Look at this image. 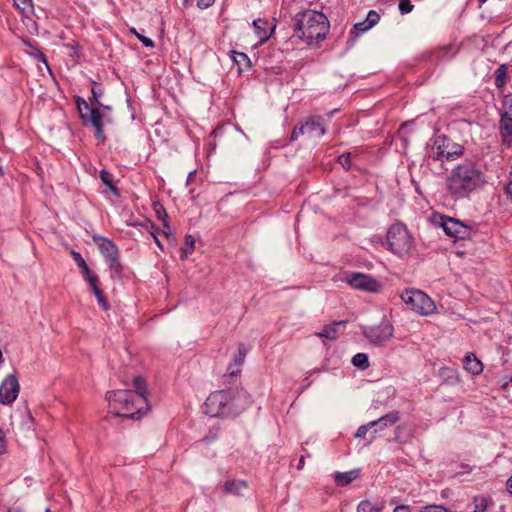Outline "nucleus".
<instances>
[{
    "label": "nucleus",
    "instance_id": "12",
    "mask_svg": "<svg viewBox=\"0 0 512 512\" xmlns=\"http://www.w3.org/2000/svg\"><path fill=\"white\" fill-rule=\"evenodd\" d=\"M20 385L15 374H9L0 384V403L10 405L19 394Z\"/></svg>",
    "mask_w": 512,
    "mask_h": 512
},
{
    "label": "nucleus",
    "instance_id": "28",
    "mask_svg": "<svg viewBox=\"0 0 512 512\" xmlns=\"http://www.w3.org/2000/svg\"><path fill=\"white\" fill-rule=\"evenodd\" d=\"M14 5L24 14L33 11L32 0H14Z\"/></svg>",
    "mask_w": 512,
    "mask_h": 512
},
{
    "label": "nucleus",
    "instance_id": "48",
    "mask_svg": "<svg viewBox=\"0 0 512 512\" xmlns=\"http://www.w3.org/2000/svg\"><path fill=\"white\" fill-rule=\"evenodd\" d=\"M506 486L509 493L512 494V475L508 478Z\"/></svg>",
    "mask_w": 512,
    "mask_h": 512
},
{
    "label": "nucleus",
    "instance_id": "21",
    "mask_svg": "<svg viewBox=\"0 0 512 512\" xmlns=\"http://www.w3.org/2000/svg\"><path fill=\"white\" fill-rule=\"evenodd\" d=\"M99 176L102 183L107 187L108 191H110L114 196L119 197L120 192L113 183V175L109 171L102 169Z\"/></svg>",
    "mask_w": 512,
    "mask_h": 512
},
{
    "label": "nucleus",
    "instance_id": "37",
    "mask_svg": "<svg viewBox=\"0 0 512 512\" xmlns=\"http://www.w3.org/2000/svg\"><path fill=\"white\" fill-rule=\"evenodd\" d=\"M351 153H343L338 157V163L346 170L350 169L351 167Z\"/></svg>",
    "mask_w": 512,
    "mask_h": 512
},
{
    "label": "nucleus",
    "instance_id": "17",
    "mask_svg": "<svg viewBox=\"0 0 512 512\" xmlns=\"http://www.w3.org/2000/svg\"><path fill=\"white\" fill-rule=\"evenodd\" d=\"M500 133H501L503 142L507 146H511V144H512V117L507 112H504L501 115Z\"/></svg>",
    "mask_w": 512,
    "mask_h": 512
},
{
    "label": "nucleus",
    "instance_id": "31",
    "mask_svg": "<svg viewBox=\"0 0 512 512\" xmlns=\"http://www.w3.org/2000/svg\"><path fill=\"white\" fill-rule=\"evenodd\" d=\"M231 53H232V58L237 65H239V66L242 64H246L247 66L250 65V59L245 53L237 52V51H231Z\"/></svg>",
    "mask_w": 512,
    "mask_h": 512
},
{
    "label": "nucleus",
    "instance_id": "54",
    "mask_svg": "<svg viewBox=\"0 0 512 512\" xmlns=\"http://www.w3.org/2000/svg\"><path fill=\"white\" fill-rule=\"evenodd\" d=\"M41 58H43V61L47 64V62H46V59H45L44 55H41Z\"/></svg>",
    "mask_w": 512,
    "mask_h": 512
},
{
    "label": "nucleus",
    "instance_id": "26",
    "mask_svg": "<svg viewBox=\"0 0 512 512\" xmlns=\"http://www.w3.org/2000/svg\"><path fill=\"white\" fill-rule=\"evenodd\" d=\"M195 240L193 236L186 235L185 236V243L184 247L181 250V258L185 259L188 257L189 254H191L194 250Z\"/></svg>",
    "mask_w": 512,
    "mask_h": 512
},
{
    "label": "nucleus",
    "instance_id": "24",
    "mask_svg": "<svg viewBox=\"0 0 512 512\" xmlns=\"http://www.w3.org/2000/svg\"><path fill=\"white\" fill-rule=\"evenodd\" d=\"M383 504H374L370 501H361L357 506V512H381Z\"/></svg>",
    "mask_w": 512,
    "mask_h": 512
},
{
    "label": "nucleus",
    "instance_id": "11",
    "mask_svg": "<svg viewBox=\"0 0 512 512\" xmlns=\"http://www.w3.org/2000/svg\"><path fill=\"white\" fill-rule=\"evenodd\" d=\"M346 282L357 290L376 293L379 292L381 284L372 276L362 273H351L346 277Z\"/></svg>",
    "mask_w": 512,
    "mask_h": 512
},
{
    "label": "nucleus",
    "instance_id": "38",
    "mask_svg": "<svg viewBox=\"0 0 512 512\" xmlns=\"http://www.w3.org/2000/svg\"><path fill=\"white\" fill-rule=\"evenodd\" d=\"M93 294L95 295L99 305L104 310H108L109 309V304H108V302H107L103 292L99 289V290L94 291Z\"/></svg>",
    "mask_w": 512,
    "mask_h": 512
},
{
    "label": "nucleus",
    "instance_id": "20",
    "mask_svg": "<svg viewBox=\"0 0 512 512\" xmlns=\"http://www.w3.org/2000/svg\"><path fill=\"white\" fill-rule=\"evenodd\" d=\"M345 321L333 322L323 327L320 332H316L315 335L320 338L328 340H335L337 338V329L340 325H344Z\"/></svg>",
    "mask_w": 512,
    "mask_h": 512
},
{
    "label": "nucleus",
    "instance_id": "42",
    "mask_svg": "<svg viewBox=\"0 0 512 512\" xmlns=\"http://www.w3.org/2000/svg\"><path fill=\"white\" fill-rule=\"evenodd\" d=\"M7 451L6 436L2 429H0V455L5 454Z\"/></svg>",
    "mask_w": 512,
    "mask_h": 512
},
{
    "label": "nucleus",
    "instance_id": "5",
    "mask_svg": "<svg viewBox=\"0 0 512 512\" xmlns=\"http://www.w3.org/2000/svg\"><path fill=\"white\" fill-rule=\"evenodd\" d=\"M388 249L399 257H404L410 253L413 247V239L402 223L392 224L387 231Z\"/></svg>",
    "mask_w": 512,
    "mask_h": 512
},
{
    "label": "nucleus",
    "instance_id": "29",
    "mask_svg": "<svg viewBox=\"0 0 512 512\" xmlns=\"http://www.w3.org/2000/svg\"><path fill=\"white\" fill-rule=\"evenodd\" d=\"M72 257L81 269V272L83 275H88V271H90L88 265L86 264L85 260L82 258L81 254L76 251H72Z\"/></svg>",
    "mask_w": 512,
    "mask_h": 512
},
{
    "label": "nucleus",
    "instance_id": "47",
    "mask_svg": "<svg viewBox=\"0 0 512 512\" xmlns=\"http://www.w3.org/2000/svg\"><path fill=\"white\" fill-rule=\"evenodd\" d=\"M393 512H410L409 507L405 505L397 506Z\"/></svg>",
    "mask_w": 512,
    "mask_h": 512
},
{
    "label": "nucleus",
    "instance_id": "2",
    "mask_svg": "<svg viewBox=\"0 0 512 512\" xmlns=\"http://www.w3.org/2000/svg\"><path fill=\"white\" fill-rule=\"evenodd\" d=\"M293 37L308 46L322 42L330 28L329 20L322 12L306 9L296 13L291 20Z\"/></svg>",
    "mask_w": 512,
    "mask_h": 512
},
{
    "label": "nucleus",
    "instance_id": "13",
    "mask_svg": "<svg viewBox=\"0 0 512 512\" xmlns=\"http://www.w3.org/2000/svg\"><path fill=\"white\" fill-rule=\"evenodd\" d=\"M441 226L446 235L458 239H466L471 235V228L463 222L444 216L441 218Z\"/></svg>",
    "mask_w": 512,
    "mask_h": 512
},
{
    "label": "nucleus",
    "instance_id": "53",
    "mask_svg": "<svg viewBox=\"0 0 512 512\" xmlns=\"http://www.w3.org/2000/svg\"><path fill=\"white\" fill-rule=\"evenodd\" d=\"M7 512H19L18 510H15V509H10L8 510Z\"/></svg>",
    "mask_w": 512,
    "mask_h": 512
},
{
    "label": "nucleus",
    "instance_id": "8",
    "mask_svg": "<svg viewBox=\"0 0 512 512\" xmlns=\"http://www.w3.org/2000/svg\"><path fill=\"white\" fill-rule=\"evenodd\" d=\"M362 334L370 344L383 347L393 338L394 327L388 320L383 319L377 325L362 327Z\"/></svg>",
    "mask_w": 512,
    "mask_h": 512
},
{
    "label": "nucleus",
    "instance_id": "16",
    "mask_svg": "<svg viewBox=\"0 0 512 512\" xmlns=\"http://www.w3.org/2000/svg\"><path fill=\"white\" fill-rule=\"evenodd\" d=\"M255 34L259 38L260 42L263 43L268 40L273 34L276 24H274L271 28H269V23L266 19H255L252 23Z\"/></svg>",
    "mask_w": 512,
    "mask_h": 512
},
{
    "label": "nucleus",
    "instance_id": "25",
    "mask_svg": "<svg viewBox=\"0 0 512 512\" xmlns=\"http://www.w3.org/2000/svg\"><path fill=\"white\" fill-rule=\"evenodd\" d=\"M352 364L360 368L362 370H365L369 367V358L368 355L365 353H357L352 358Z\"/></svg>",
    "mask_w": 512,
    "mask_h": 512
},
{
    "label": "nucleus",
    "instance_id": "1",
    "mask_svg": "<svg viewBox=\"0 0 512 512\" xmlns=\"http://www.w3.org/2000/svg\"><path fill=\"white\" fill-rule=\"evenodd\" d=\"M486 184L484 173L472 161L455 166L446 178V188L455 200L469 198Z\"/></svg>",
    "mask_w": 512,
    "mask_h": 512
},
{
    "label": "nucleus",
    "instance_id": "34",
    "mask_svg": "<svg viewBox=\"0 0 512 512\" xmlns=\"http://www.w3.org/2000/svg\"><path fill=\"white\" fill-rule=\"evenodd\" d=\"M84 277H85V280L89 283L92 292L100 289L98 287L99 279H98L97 275L91 274L90 271H88V275H84Z\"/></svg>",
    "mask_w": 512,
    "mask_h": 512
},
{
    "label": "nucleus",
    "instance_id": "36",
    "mask_svg": "<svg viewBox=\"0 0 512 512\" xmlns=\"http://www.w3.org/2000/svg\"><path fill=\"white\" fill-rule=\"evenodd\" d=\"M379 20H380V15L374 10H370L365 19L368 26H370L371 28L373 26H375L379 22Z\"/></svg>",
    "mask_w": 512,
    "mask_h": 512
},
{
    "label": "nucleus",
    "instance_id": "41",
    "mask_svg": "<svg viewBox=\"0 0 512 512\" xmlns=\"http://www.w3.org/2000/svg\"><path fill=\"white\" fill-rule=\"evenodd\" d=\"M91 92H92V95H93V98L94 100L96 101V103L98 104V106H102V104L100 103L99 99L102 97L103 95V90L101 87L99 86H93L92 89H91Z\"/></svg>",
    "mask_w": 512,
    "mask_h": 512
},
{
    "label": "nucleus",
    "instance_id": "27",
    "mask_svg": "<svg viewBox=\"0 0 512 512\" xmlns=\"http://www.w3.org/2000/svg\"><path fill=\"white\" fill-rule=\"evenodd\" d=\"M137 395H142L143 397H146V384L145 380L138 376L134 379V390H132Z\"/></svg>",
    "mask_w": 512,
    "mask_h": 512
},
{
    "label": "nucleus",
    "instance_id": "39",
    "mask_svg": "<svg viewBox=\"0 0 512 512\" xmlns=\"http://www.w3.org/2000/svg\"><path fill=\"white\" fill-rule=\"evenodd\" d=\"M372 428H374V427H373V426H370V422H369V423H367V424H365V425H361V426L357 429V431L355 432L354 437H355V438L362 439V438H364V437L367 435V433H368Z\"/></svg>",
    "mask_w": 512,
    "mask_h": 512
},
{
    "label": "nucleus",
    "instance_id": "35",
    "mask_svg": "<svg viewBox=\"0 0 512 512\" xmlns=\"http://www.w3.org/2000/svg\"><path fill=\"white\" fill-rule=\"evenodd\" d=\"M398 8L401 14H408L413 10L414 5L410 0H399Z\"/></svg>",
    "mask_w": 512,
    "mask_h": 512
},
{
    "label": "nucleus",
    "instance_id": "7",
    "mask_svg": "<svg viewBox=\"0 0 512 512\" xmlns=\"http://www.w3.org/2000/svg\"><path fill=\"white\" fill-rule=\"evenodd\" d=\"M403 302L421 315H431L436 310L434 301L424 292L417 289L405 290L401 294Z\"/></svg>",
    "mask_w": 512,
    "mask_h": 512
},
{
    "label": "nucleus",
    "instance_id": "55",
    "mask_svg": "<svg viewBox=\"0 0 512 512\" xmlns=\"http://www.w3.org/2000/svg\"><path fill=\"white\" fill-rule=\"evenodd\" d=\"M487 0H479L480 3H484L486 2Z\"/></svg>",
    "mask_w": 512,
    "mask_h": 512
},
{
    "label": "nucleus",
    "instance_id": "33",
    "mask_svg": "<svg viewBox=\"0 0 512 512\" xmlns=\"http://www.w3.org/2000/svg\"><path fill=\"white\" fill-rule=\"evenodd\" d=\"M75 101H76V106H77L78 112L80 114V118L82 119V115L89 113V111H91V109L89 108L88 103L81 97L78 96Z\"/></svg>",
    "mask_w": 512,
    "mask_h": 512
},
{
    "label": "nucleus",
    "instance_id": "18",
    "mask_svg": "<svg viewBox=\"0 0 512 512\" xmlns=\"http://www.w3.org/2000/svg\"><path fill=\"white\" fill-rule=\"evenodd\" d=\"M248 488V483L241 479L227 480L223 484V491L234 496H243V492Z\"/></svg>",
    "mask_w": 512,
    "mask_h": 512
},
{
    "label": "nucleus",
    "instance_id": "22",
    "mask_svg": "<svg viewBox=\"0 0 512 512\" xmlns=\"http://www.w3.org/2000/svg\"><path fill=\"white\" fill-rule=\"evenodd\" d=\"M357 477V472L355 470L347 471V472H338L335 475V482L338 486H346L350 484Z\"/></svg>",
    "mask_w": 512,
    "mask_h": 512
},
{
    "label": "nucleus",
    "instance_id": "3",
    "mask_svg": "<svg viewBox=\"0 0 512 512\" xmlns=\"http://www.w3.org/2000/svg\"><path fill=\"white\" fill-rule=\"evenodd\" d=\"M250 403V396L244 389L216 391L206 399L205 413L211 417L235 416L244 411Z\"/></svg>",
    "mask_w": 512,
    "mask_h": 512
},
{
    "label": "nucleus",
    "instance_id": "10",
    "mask_svg": "<svg viewBox=\"0 0 512 512\" xmlns=\"http://www.w3.org/2000/svg\"><path fill=\"white\" fill-rule=\"evenodd\" d=\"M326 133L324 120L320 116H312L295 126L291 134V141L298 139L300 135L319 138Z\"/></svg>",
    "mask_w": 512,
    "mask_h": 512
},
{
    "label": "nucleus",
    "instance_id": "23",
    "mask_svg": "<svg viewBox=\"0 0 512 512\" xmlns=\"http://www.w3.org/2000/svg\"><path fill=\"white\" fill-rule=\"evenodd\" d=\"M508 67L506 64H501L494 73L495 76V86L498 89H503L506 85V76H507Z\"/></svg>",
    "mask_w": 512,
    "mask_h": 512
},
{
    "label": "nucleus",
    "instance_id": "45",
    "mask_svg": "<svg viewBox=\"0 0 512 512\" xmlns=\"http://www.w3.org/2000/svg\"><path fill=\"white\" fill-rule=\"evenodd\" d=\"M156 212H157V216H158V218H159L160 220H162V221H163L164 226H165L166 228H169V225H168V223L166 222V218H167V213H166V211H164V210H162V211L157 210Z\"/></svg>",
    "mask_w": 512,
    "mask_h": 512
},
{
    "label": "nucleus",
    "instance_id": "44",
    "mask_svg": "<svg viewBox=\"0 0 512 512\" xmlns=\"http://www.w3.org/2000/svg\"><path fill=\"white\" fill-rule=\"evenodd\" d=\"M244 358H245V351L243 350V345H240V346H239V353H238V355L235 357V362H236L238 365H241V364L244 362Z\"/></svg>",
    "mask_w": 512,
    "mask_h": 512
},
{
    "label": "nucleus",
    "instance_id": "4",
    "mask_svg": "<svg viewBox=\"0 0 512 512\" xmlns=\"http://www.w3.org/2000/svg\"><path fill=\"white\" fill-rule=\"evenodd\" d=\"M109 412L119 417L140 418L148 410L147 398L132 390L110 391L106 394Z\"/></svg>",
    "mask_w": 512,
    "mask_h": 512
},
{
    "label": "nucleus",
    "instance_id": "15",
    "mask_svg": "<svg viewBox=\"0 0 512 512\" xmlns=\"http://www.w3.org/2000/svg\"><path fill=\"white\" fill-rule=\"evenodd\" d=\"M400 419V414L398 411H392L387 413L386 415L380 417L377 420L370 421V426H373L375 429L371 432V437L374 439L376 434L389 426L396 424Z\"/></svg>",
    "mask_w": 512,
    "mask_h": 512
},
{
    "label": "nucleus",
    "instance_id": "46",
    "mask_svg": "<svg viewBox=\"0 0 512 512\" xmlns=\"http://www.w3.org/2000/svg\"><path fill=\"white\" fill-rule=\"evenodd\" d=\"M505 193L508 199L512 202V180L505 187Z\"/></svg>",
    "mask_w": 512,
    "mask_h": 512
},
{
    "label": "nucleus",
    "instance_id": "19",
    "mask_svg": "<svg viewBox=\"0 0 512 512\" xmlns=\"http://www.w3.org/2000/svg\"><path fill=\"white\" fill-rule=\"evenodd\" d=\"M464 368L472 375H479L483 371V364L474 354L470 353L465 356Z\"/></svg>",
    "mask_w": 512,
    "mask_h": 512
},
{
    "label": "nucleus",
    "instance_id": "9",
    "mask_svg": "<svg viewBox=\"0 0 512 512\" xmlns=\"http://www.w3.org/2000/svg\"><path fill=\"white\" fill-rule=\"evenodd\" d=\"M94 241L103 255L106 263L108 264L111 272L117 276L121 275L122 265L119 261V251L117 246L111 240L104 237H94Z\"/></svg>",
    "mask_w": 512,
    "mask_h": 512
},
{
    "label": "nucleus",
    "instance_id": "49",
    "mask_svg": "<svg viewBox=\"0 0 512 512\" xmlns=\"http://www.w3.org/2000/svg\"><path fill=\"white\" fill-rule=\"evenodd\" d=\"M304 464H305L304 456H301V457H300V459H299V462H298L297 468H298L299 470L303 469Z\"/></svg>",
    "mask_w": 512,
    "mask_h": 512
},
{
    "label": "nucleus",
    "instance_id": "30",
    "mask_svg": "<svg viewBox=\"0 0 512 512\" xmlns=\"http://www.w3.org/2000/svg\"><path fill=\"white\" fill-rule=\"evenodd\" d=\"M369 29H371V27L368 26L367 22L364 20V21L358 22L354 25V27L351 31V34L354 37H359L360 35H362L366 31H368Z\"/></svg>",
    "mask_w": 512,
    "mask_h": 512
},
{
    "label": "nucleus",
    "instance_id": "50",
    "mask_svg": "<svg viewBox=\"0 0 512 512\" xmlns=\"http://www.w3.org/2000/svg\"><path fill=\"white\" fill-rule=\"evenodd\" d=\"M151 235L153 236L154 240H155V243L157 244L158 247L162 248V245H161V242L160 240L158 239L157 235L155 234L154 231H151Z\"/></svg>",
    "mask_w": 512,
    "mask_h": 512
},
{
    "label": "nucleus",
    "instance_id": "51",
    "mask_svg": "<svg viewBox=\"0 0 512 512\" xmlns=\"http://www.w3.org/2000/svg\"><path fill=\"white\" fill-rule=\"evenodd\" d=\"M147 230L148 229H154V224L150 221H146L144 224H142Z\"/></svg>",
    "mask_w": 512,
    "mask_h": 512
},
{
    "label": "nucleus",
    "instance_id": "32",
    "mask_svg": "<svg viewBox=\"0 0 512 512\" xmlns=\"http://www.w3.org/2000/svg\"><path fill=\"white\" fill-rule=\"evenodd\" d=\"M130 32L133 33L137 38L138 40L145 46V47H148V48H152L154 47V42L152 41V39H150L149 37H146L144 35H142L141 33H139L135 28H131L130 29Z\"/></svg>",
    "mask_w": 512,
    "mask_h": 512
},
{
    "label": "nucleus",
    "instance_id": "14",
    "mask_svg": "<svg viewBox=\"0 0 512 512\" xmlns=\"http://www.w3.org/2000/svg\"><path fill=\"white\" fill-rule=\"evenodd\" d=\"M82 121L84 123H90L95 130V136L104 141L105 135L103 130V114L97 108L91 109L89 113L82 115Z\"/></svg>",
    "mask_w": 512,
    "mask_h": 512
},
{
    "label": "nucleus",
    "instance_id": "40",
    "mask_svg": "<svg viewBox=\"0 0 512 512\" xmlns=\"http://www.w3.org/2000/svg\"><path fill=\"white\" fill-rule=\"evenodd\" d=\"M419 512H450L444 506L441 505H428L420 509Z\"/></svg>",
    "mask_w": 512,
    "mask_h": 512
},
{
    "label": "nucleus",
    "instance_id": "6",
    "mask_svg": "<svg viewBox=\"0 0 512 512\" xmlns=\"http://www.w3.org/2000/svg\"><path fill=\"white\" fill-rule=\"evenodd\" d=\"M463 154V147L453 142L450 138L437 136L431 148L430 157L434 160L454 161Z\"/></svg>",
    "mask_w": 512,
    "mask_h": 512
},
{
    "label": "nucleus",
    "instance_id": "52",
    "mask_svg": "<svg viewBox=\"0 0 512 512\" xmlns=\"http://www.w3.org/2000/svg\"><path fill=\"white\" fill-rule=\"evenodd\" d=\"M400 429H401V426H398V427L396 428V438H395V439H396V441H398V442H401V440H400V436H399V431H400Z\"/></svg>",
    "mask_w": 512,
    "mask_h": 512
},
{
    "label": "nucleus",
    "instance_id": "56",
    "mask_svg": "<svg viewBox=\"0 0 512 512\" xmlns=\"http://www.w3.org/2000/svg\"><path fill=\"white\" fill-rule=\"evenodd\" d=\"M2 173V168L0 167V174Z\"/></svg>",
    "mask_w": 512,
    "mask_h": 512
},
{
    "label": "nucleus",
    "instance_id": "43",
    "mask_svg": "<svg viewBox=\"0 0 512 512\" xmlns=\"http://www.w3.org/2000/svg\"><path fill=\"white\" fill-rule=\"evenodd\" d=\"M215 0H197V7L200 9H207L214 4Z\"/></svg>",
    "mask_w": 512,
    "mask_h": 512
}]
</instances>
